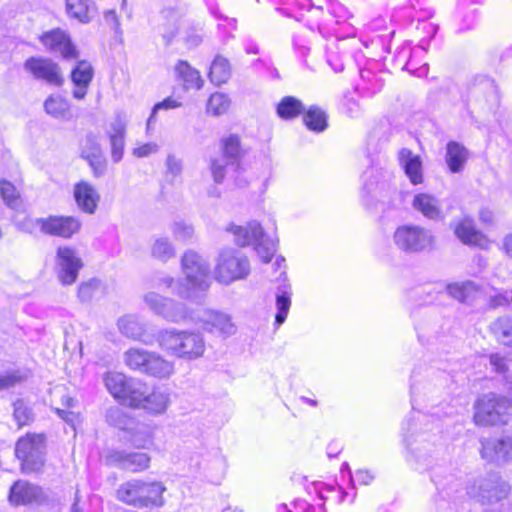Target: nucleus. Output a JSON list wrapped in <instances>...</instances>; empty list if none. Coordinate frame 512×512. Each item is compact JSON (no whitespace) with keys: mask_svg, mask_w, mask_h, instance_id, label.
<instances>
[{"mask_svg":"<svg viewBox=\"0 0 512 512\" xmlns=\"http://www.w3.org/2000/svg\"><path fill=\"white\" fill-rule=\"evenodd\" d=\"M408 417L402 424L403 441L406 447V460L415 467L422 469L430 463V459L442 444L441 426L434 423L430 429L429 415L418 413L417 421Z\"/></svg>","mask_w":512,"mask_h":512,"instance_id":"nucleus-1","label":"nucleus"},{"mask_svg":"<svg viewBox=\"0 0 512 512\" xmlns=\"http://www.w3.org/2000/svg\"><path fill=\"white\" fill-rule=\"evenodd\" d=\"M181 269L184 278L177 280L175 294L190 301L202 299L212 283L208 260L188 250L181 258Z\"/></svg>","mask_w":512,"mask_h":512,"instance_id":"nucleus-2","label":"nucleus"},{"mask_svg":"<svg viewBox=\"0 0 512 512\" xmlns=\"http://www.w3.org/2000/svg\"><path fill=\"white\" fill-rule=\"evenodd\" d=\"M160 348L178 358L194 360L205 351V340L200 333L168 328L157 334Z\"/></svg>","mask_w":512,"mask_h":512,"instance_id":"nucleus-3","label":"nucleus"},{"mask_svg":"<svg viewBox=\"0 0 512 512\" xmlns=\"http://www.w3.org/2000/svg\"><path fill=\"white\" fill-rule=\"evenodd\" d=\"M165 491L162 482L132 479L119 486L116 496L119 501L136 508H160L165 504Z\"/></svg>","mask_w":512,"mask_h":512,"instance_id":"nucleus-4","label":"nucleus"},{"mask_svg":"<svg viewBox=\"0 0 512 512\" xmlns=\"http://www.w3.org/2000/svg\"><path fill=\"white\" fill-rule=\"evenodd\" d=\"M225 231L233 236L234 242L241 247L253 246L261 260L268 263L277 250V240L266 234L257 221H250L246 225L230 223Z\"/></svg>","mask_w":512,"mask_h":512,"instance_id":"nucleus-5","label":"nucleus"},{"mask_svg":"<svg viewBox=\"0 0 512 512\" xmlns=\"http://www.w3.org/2000/svg\"><path fill=\"white\" fill-rule=\"evenodd\" d=\"M250 271V261L245 254L234 248H226L216 258L214 279L220 284L230 285L246 279Z\"/></svg>","mask_w":512,"mask_h":512,"instance_id":"nucleus-6","label":"nucleus"},{"mask_svg":"<svg viewBox=\"0 0 512 512\" xmlns=\"http://www.w3.org/2000/svg\"><path fill=\"white\" fill-rule=\"evenodd\" d=\"M393 243L406 254H418L434 248L435 236L430 229L421 225L403 224L395 229Z\"/></svg>","mask_w":512,"mask_h":512,"instance_id":"nucleus-7","label":"nucleus"},{"mask_svg":"<svg viewBox=\"0 0 512 512\" xmlns=\"http://www.w3.org/2000/svg\"><path fill=\"white\" fill-rule=\"evenodd\" d=\"M508 400L505 396L488 393L475 403L474 421L477 425H506L512 419Z\"/></svg>","mask_w":512,"mask_h":512,"instance_id":"nucleus-8","label":"nucleus"},{"mask_svg":"<svg viewBox=\"0 0 512 512\" xmlns=\"http://www.w3.org/2000/svg\"><path fill=\"white\" fill-rule=\"evenodd\" d=\"M185 323H192L208 333L217 334L223 338L230 337L237 331L229 314L204 307L189 308V317Z\"/></svg>","mask_w":512,"mask_h":512,"instance_id":"nucleus-9","label":"nucleus"},{"mask_svg":"<svg viewBox=\"0 0 512 512\" xmlns=\"http://www.w3.org/2000/svg\"><path fill=\"white\" fill-rule=\"evenodd\" d=\"M45 436L43 434H27L21 437L15 447V455L21 461L24 473L39 471L45 460Z\"/></svg>","mask_w":512,"mask_h":512,"instance_id":"nucleus-10","label":"nucleus"},{"mask_svg":"<svg viewBox=\"0 0 512 512\" xmlns=\"http://www.w3.org/2000/svg\"><path fill=\"white\" fill-rule=\"evenodd\" d=\"M142 299L149 311L168 322L184 323L189 317V307L185 303L155 291L146 292Z\"/></svg>","mask_w":512,"mask_h":512,"instance_id":"nucleus-11","label":"nucleus"},{"mask_svg":"<svg viewBox=\"0 0 512 512\" xmlns=\"http://www.w3.org/2000/svg\"><path fill=\"white\" fill-rule=\"evenodd\" d=\"M432 11L428 9H420L416 12L418 24L416 26L417 31L422 36L419 45L411 51V56L405 63V68L411 71H415L417 76H424L427 74V65L416 68L415 55L421 52H426L430 39H432L438 31V25L433 22L427 21L432 16Z\"/></svg>","mask_w":512,"mask_h":512,"instance_id":"nucleus-12","label":"nucleus"},{"mask_svg":"<svg viewBox=\"0 0 512 512\" xmlns=\"http://www.w3.org/2000/svg\"><path fill=\"white\" fill-rule=\"evenodd\" d=\"M39 40L51 54L60 55L65 60H72L78 57V50L72 42L69 33L61 28L44 32Z\"/></svg>","mask_w":512,"mask_h":512,"instance_id":"nucleus-13","label":"nucleus"},{"mask_svg":"<svg viewBox=\"0 0 512 512\" xmlns=\"http://www.w3.org/2000/svg\"><path fill=\"white\" fill-rule=\"evenodd\" d=\"M24 68L35 79L43 80L48 84L60 86L63 83L59 65L49 58L30 57L25 61Z\"/></svg>","mask_w":512,"mask_h":512,"instance_id":"nucleus-14","label":"nucleus"},{"mask_svg":"<svg viewBox=\"0 0 512 512\" xmlns=\"http://www.w3.org/2000/svg\"><path fill=\"white\" fill-rule=\"evenodd\" d=\"M36 224L48 235L70 238L81 228V222L74 216H50L39 218Z\"/></svg>","mask_w":512,"mask_h":512,"instance_id":"nucleus-15","label":"nucleus"},{"mask_svg":"<svg viewBox=\"0 0 512 512\" xmlns=\"http://www.w3.org/2000/svg\"><path fill=\"white\" fill-rule=\"evenodd\" d=\"M58 277L62 284L71 285L78 277L83 266L82 260L76 250L71 247H59L57 250Z\"/></svg>","mask_w":512,"mask_h":512,"instance_id":"nucleus-16","label":"nucleus"},{"mask_svg":"<svg viewBox=\"0 0 512 512\" xmlns=\"http://www.w3.org/2000/svg\"><path fill=\"white\" fill-rule=\"evenodd\" d=\"M448 295L465 305H475L486 296L485 288L471 280L449 283L445 287Z\"/></svg>","mask_w":512,"mask_h":512,"instance_id":"nucleus-17","label":"nucleus"},{"mask_svg":"<svg viewBox=\"0 0 512 512\" xmlns=\"http://www.w3.org/2000/svg\"><path fill=\"white\" fill-rule=\"evenodd\" d=\"M481 456L488 462H512V434L501 439H482Z\"/></svg>","mask_w":512,"mask_h":512,"instance_id":"nucleus-18","label":"nucleus"},{"mask_svg":"<svg viewBox=\"0 0 512 512\" xmlns=\"http://www.w3.org/2000/svg\"><path fill=\"white\" fill-rule=\"evenodd\" d=\"M106 461L118 468L138 472L148 468L150 457L143 452L127 453L122 450H110L106 455Z\"/></svg>","mask_w":512,"mask_h":512,"instance_id":"nucleus-19","label":"nucleus"},{"mask_svg":"<svg viewBox=\"0 0 512 512\" xmlns=\"http://www.w3.org/2000/svg\"><path fill=\"white\" fill-rule=\"evenodd\" d=\"M47 500L48 496L42 488L23 480L16 481L10 488L9 501L14 505L43 504Z\"/></svg>","mask_w":512,"mask_h":512,"instance_id":"nucleus-20","label":"nucleus"},{"mask_svg":"<svg viewBox=\"0 0 512 512\" xmlns=\"http://www.w3.org/2000/svg\"><path fill=\"white\" fill-rule=\"evenodd\" d=\"M76 401L72 398L66 388L55 387L51 392V405L56 414L66 423L74 426L78 420V414L73 411Z\"/></svg>","mask_w":512,"mask_h":512,"instance_id":"nucleus-21","label":"nucleus"},{"mask_svg":"<svg viewBox=\"0 0 512 512\" xmlns=\"http://www.w3.org/2000/svg\"><path fill=\"white\" fill-rule=\"evenodd\" d=\"M390 172L383 168L370 167L363 174L364 191L373 197L381 196L382 191L396 194V189L390 187Z\"/></svg>","mask_w":512,"mask_h":512,"instance_id":"nucleus-22","label":"nucleus"},{"mask_svg":"<svg viewBox=\"0 0 512 512\" xmlns=\"http://www.w3.org/2000/svg\"><path fill=\"white\" fill-rule=\"evenodd\" d=\"M451 228L464 245L483 247L486 242L483 234L475 228L474 220L470 216L454 220L451 223Z\"/></svg>","mask_w":512,"mask_h":512,"instance_id":"nucleus-23","label":"nucleus"},{"mask_svg":"<svg viewBox=\"0 0 512 512\" xmlns=\"http://www.w3.org/2000/svg\"><path fill=\"white\" fill-rule=\"evenodd\" d=\"M509 492L510 486L498 475L492 474L479 484L478 497L482 503L493 504L506 498Z\"/></svg>","mask_w":512,"mask_h":512,"instance_id":"nucleus-24","label":"nucleus"},{"mask_svg":"<svg viewBox=\"0 0 512 512\" xmlns=\"http://www.w3.org/2000/svg\"><path fill=\"white\" fill-rule=\"evenodd\" d=\"M127 121L121 114H117L110 122L107 131L110 146L112 161L118 163L122 160L125 147Z\"/></svg>","mask_w":512,"mask_h":512,"instance_id":"nucleus-25","label":"nucleus"},{"mask_svg":"<svg viewBox=\"0 0 512 512\" xmlns=\"http://www.w3.org/2000/svg\"><path fill=\"white\" fill-rule=\"evenodd\" d=\"M412 207L428 220L442 221L445 218L441 201L434 195L420 192L414 195Z\"/></svg>","mask_w":512,"mask_h":512,"instance_id":"nucleus-26","label":"nucleus"},{"mask_svg":"<svg viewBox=\"0 0 512 512\" xmlns=\"http://www.w3.org/2000/svg\"><path fill=\"white\" fill-rule=\"evenodd\" d=\"M398 161L412 185L423 183V166L419 155L414 154L410 149L402 148L398 153Z\"/></svg>","mask_w":512,"mask_h":512,"instance_id":"nucleus-27","label":"nucleus"},{"mask_svg":"<svg viewBox=\"0 0 512 512\" xmlns=\"http://www.w3.org/2000/svg\"><path fill=\"white\" fill-rule=\"evenodd\" d=\"M74 197L83 212L93 214L96 211L100 196L90 183L86 181L77 183L74 187Z\"/></svg>","mask_w":512,"mask_h":512,"instance_id":"nucleus-28","label":"nucleus"},{"mask_svg":"<svg viewBox=\"0 0 512 512\" xmlns=\"http://www.w3.org/2000/svg\"><path fill=\"white\" fill-rule=\"evenodd\" d=\"M321 503L318 504L319 512H325V502L340 504L346 501L349 493L344 491L338 485L327 484L325 482H316L312 486Z\"/></svg>","mask_w":512,"mask_h":512,"instance_id":"nucleus-29","label":"nucleus"},{"mask_svg":"<svg viewBox=\"0 0 512 512\" xmlns=\"http://www.w3.org/2000/svg\"><path fill=\"white\" fill-rule=\"evenodd\" d=\"M93 77V69L89 62L79 61L71 72V79L75 86L73 96L76 99H83L87 94L88 86Z\"/></svg>","mask_w":512,"mask_h":512,"instance_id":"nucleus-30","label":"nucleus"},{"mask_svg":"<svg viewBox=\"0 0 512 512\" xmlns=\"http://www.w3.org/2000/svg\"><path fill=\"white\" fill-rule=\"evenodd\" d=\"M170 404V395L166 389L148 390L140 409L152 415L163 414Z\"/></svg>","mask_w":512,"mask_h":512,"instance_id":"nucleus-31","label":"nucleus"},{"mask_svg":"<svg viewBox=\"0 0 512 512\" xmlns=\"http://www.w3.org/2000/svg\"><path fill=\"white\" fill-rule=\"evenodd\" d=\"M292 289L291 285L284 279L277 287L275 325L281 326L287 319L291 307Z\"/></svg>","mask_w":512,"mask_h":512,"instance_id":"nucleus-32","label":"nucleus"},{"mask_svg":"<svg viewBox=\"0 0 512 512\" xmlns=\"http://www.w3.org/2000/svg\"><path fill=\"white\" fill-rule=\"evenodd\" d=\"M175 76L180 81L184 89H200L203 80L198 70L193 68L187 61L179 60L174 67Z\"/></svg>","mask_w":512,"mask_h":512,"instance_id":"nucleus-33","label":"nucleus"},{"mask_svg":"<svg viewBox=\"0 0 512 512\" xmlns=\"http://www.w3.org/2000/svg\"><path fill=\"white\" fill-rule=\"evenodd\" d=\"M118 329L122 335L133 340H140L146 344L149 342L143 339L145 335V324L135 315H124L118 319Z\"/></svg>","mask_w":512,"mask_h":512,"instance_id":"nucleus-34","label":"nucleus"},{"mask_svg":"<svg viewBox=\"0 0 512 512\" xmlns=\"http://www.w3.org/2000/svg\"><path fill=\"white\" fill-rule=\"evenodd\" d=\"M469 156L468 150L456 141H450L446 146L445 160L451 173L463 170Z\"/></svg>","mask_w":512,"mask_h":512,"instance_id":"nucleus-35","label":"nucleus"},{"mask_svg":"<svg viewBox=\"0 0 512 512\" xmlns=\"http://www.w3.org/2000/svg\"><path fill=\"white\" fill-rule=\"evenodd\" d=\"M44 110L48 115L58 120L69 121L72 119L69 102L58 94H52L45 100Z\"/></svg>","mask_w":512,"mask_h":512,"instance_id":"nucleus-36","label":"nucleus"},{"mask_svg":"<svg viewBox=\"0 0 512 512\" xmlns=\"http://www.w3.org/2000/svg\"><path fill=\"white\" fill-rule=\"evenodd\" d=\"M106 293V284L99 279L92 278L79 285L77 296L80 302L89 303L104 297Z\"/></svg>","mask_w":512,"mask_h":512,"instance_id":"nucleus-37","label":"nucleus"},{"mask_svg":"<svg viewBox=\"0 0 512 512\" xmlns=\"http://www.w3.org/2000/svg\"><path fill=\"white\" fill-rule=\"evenodd\" d=\"M327 119L328 117L326 112L316 105H312L305 109L303 114L305 126L316 133H321L326 130L328 127Z\"/></svg>","mask_w":512,"mask_h":512,"instance_id":"nucleus-38","label":"nucleus"},{"mask_svg":"<svg viewBox=\"0 0 512 512\" xmlns=\"http://www.w3.org/2000/svg\"><path fill=\"white\" fill-rule=\"evenodd\" d=\"M127 387L128 388L121 402L128 404L131 407L140 409L149 390V387L140 380L132 378H130V383Z\"/></svg>","mask_w":512,"mask_h":512,"instance_id":"nucleus-39","label":"nucleus"},{"mask_svg":"<svg viewBox=\"0 0 512 512\" xmlns=\"http://www.w3.org/2000/svg\"><path fill=\"white\" fill-rule=\"evenodd\" d=\"M150 254L152 258L162 263H166L175 257L176 250L168 237L158 236L155 237L152 241Z\"/></svg>","mask_w":512,"mask_h":512,"instance_id":"nucleus-40","label":"nucleus"},{"mask_svg":"<svg viewBox=\"0 0 512 512\" xmlns=\"http://www.w3.org/2000/svg\"><path fill=\"white\" fill-rule=\"evenodd\" d=\"M104 383L109 393L115 399L121 401L128 388L127 386L130 383V379H128L123 373L108 372L104 376Z\"/></svg>","mask_w":512,"mask_h":512,"instance_id":"nucleus-41","label":"nucleus"},{"mask_svg":"<svg viewBox=\"0 0 512 512\" xmlns=\"http://www.w3.org/2000/svg\"><path fill=\"white\" fill-rule=\"evenodd\" d=\"M66 11L70 18L83 24L89 23L93 18V9L88 0H67Z\"/></svg>","mask_w":512,"mask_h":512,"instance_id":"nucleus-42","label":"nucleus"},{"mask_svg":"<svg viewBox=\"0 0 512 512\" xmlns=\"http://www.w3.org/2000/svg\"><path fill=\"white\" fill-rule=\"evenodd\" d=\"M304 111L305 106L303 103L293 96L283 97L277 105L278 116L285 120L293 119L302 113L304 114Z\"/></svg>","mask_w":512,"mask_h":512,"instance_id":"nucleus-43","label":"nucleus"},{"mask_svg":"<svg viewBox=\"0 0 512 512\" xmlns=\"http://www.w3.org/2000/svg\"><path fill=\"white\" fill-rule=\"evenodd\" d=\"M222 148L227 165H231L234 170L239 168L241 156L240 139L236 135H230L222 140Z\"/></svg>","mask_w":512,"mask_h":512,"instance_id":"nucleus-44","label":"nucleus"},{"mask_svg":"<svg viewBox=\"0 0 512 512\" xmlns=\"http://www.w3.org/2000/svg\"><path fill=\"white\" fill-rule=\"evenodd\" d=\"M151 353L143 349L131 348L124 353V362L130 369L145 373Z\"/></svg>","mask_w":512,"mask_h":512,"instance_id":"nucleus-45","label":"nucleus"},{"mask_svg":"<svg viewBox=\"0 0 512 512\" xmlns=\"http://www.w3.org/2000/svg\"><path fill=\"white\" fill-rule=\"evenodd\" d=\"M173 370L174 366L172 362H169L158 354L152 352L150 361L145 369V374L158 378H166L173 373Z\"/></svg>","mask_w":512,"mask_h":512,"instance_id":"nucleus-46","label":"nucleus"},{"mask_svg":"<svg viewBox=\"0 0 512 512\" xmlns=\"http://www.w3.org/2000/svg\"><path fill=\"white\" fill-rule=\"evenodd\" d=\"M230 76L231 69L228 60L222 56L215 57L209 71L211 82L215 85H221L226 83Z\"/></svg>","mask_w":512,"mask_h":512,"instance_id":"nucleus-47","label":"nucleus"},{"mask_svg":"<svg viewBox=\"0 0 512 512\" xmlns=\"http://www.w3.org/2000/svg\"><path fill=\"white\" fill-rule=\"evenodd\" d=\"M361 83L359 89L366 96H373L380 92L384 86V80L369 69L361 70Z\"/></svg>","mask_w":512,"mask_h":512,"instance_id":"nucleus-48","label":"nucleus"},{"mask_svg":"<svg viewBox=\"0 0 512 512\" xmlns=\"http://www.w3.org/2000/svg\"><path fill=\"white\" fill-rule=\"evenodd\" d=\"M490 328L500 343L512 347V319L510 317L498 318L491 324Z\"/></svg>","mask_w":512,"mask_h":512,"instance_id":"nucleus-49","label":"nucleus"},{"mask_svg":"<svg viewBox=\"0 0 512 512\" xmlns=\"http://www.w3.org/2000/svg\"><path fill=\"white\" fill-rule=\"evenodd\" d=\"M131 425L126 428L129 434L128 440L131 444L136 448H149L153 443L151 432L143 425Z\"/></svg>","mask_w":512,"mask_h":512,"instance_id":"nucleus-50","label":"nucleus"},{"mask_svg":"<svg viewBox=\"0 0 512 512\" xmlns=\"http://www.w3.org/2000/svg\"><path fill=\"white\" fill-rule=\"evenodd\" d=\"M0 196L5 204L12 209H19L22 205L20 193L17 188L7 180L0 181Z\"/></svg>","mask_w":512,"mask_h":512,"instance_id":"nucleus-51","label":"nucleus"},{"mask_svg":"<svg viewBox=\"0 0 512 512\" xmlns=\"http://www.w3.org/2000/svg\"><path fill=\"white\" fill-rule=\"evenodd\" d=\"M230 104L231 101L228 95L219 92L213 93L207 102V113L220 116L228 111Z\"/></svg>","mask_w":512,"mask_h":512,"instance_id":"nucleus-52","label":"nucleus"},{"mask_svg":"<svg viewBox=\"0 0 512 512\" xmlns=\"http://www.w3.org/2000/svg\"><path fill=\"white\" fill-rule=\"evenodd\" d=\"M171 233L176 241L188 242L194 236L193 225L183 219H175L170 225Z\"/></svg>","mask_w":512,"mask_h":512,"instance_id":"nucleus-53","label":"nucleus"},{"mask_svg":"<svg viewBox=\"0 0 512 512\" xmlns=\"http://www.w3.org/2000/svg\"><path fill=\"white\" fill-rule=\"evenodd\" d=\"M29 371L26 369H14L0 375V391L6 390L26 381Z\"/></svg>","mask_w":512,"mask_h":512,"instance_id":"nucleus-54","label":"nucleus"},{"mask_svg":"<svg viewBox=\"0 0 512 512\" xmlns=\"http://www.w3.org/2000/svg\"><path fill=\"white\" fill-rule=\"evenodd\" d=\"M165 178L168 182L173 183L179 178L183 171L182 159L175 154L169 153L165 160Z\"/></svg>","mask_w":512,"mask_h":512,"instance_id":"nucleus-55","label":"nucleus"},{"mask_svg":"<svg viewBox=\"0 0 512 512\" xmlns=\"http://www.w3.org/2000/svg\"><path fill=\"white\" fill-rule=\"evenodd\" d=\"M106 418L111 425L122 430H126L130 424H134L133 421L128 419L123 411L118 407L110 408L107 411Z\"/></svg>","mask_w":512,"mask_h":512,"instance_id":"nucleus-56","label":"nucleus"},{"mask_svg":"<svg viewBox=\"0 0 512 512\" xmlns=\"http://www.w3.org/2000/svg\"><path fill=\"white\" fill-rule=\"evenodd\" d=\"M14 406V419L19 427L28 424L32 420V412L29 407L24 403L23 400H17L13 404Z\"/></svg>","mask_w":512,"mask_h":512,"instance_id":"nucleus-57","label":"nucleus"},{"mask_svg":"<svg viewBox=\"0 0 512 512\" xmlns=\"http://www.w3.org/2000/svg\"><path fill=\"white\" fill-rule=\"evenodd\" d=\"M180 106H181V103L172 97H168V98L164 99L163 101L155 104L152 109L151 115L149 116V118L147 120V131H149L152 128V125L155 122L156 114L159 110H169V109H174V108H177Z\"/></svg>","mask_w":512,"mask_h":512,"instance_id":"nucleus-58","label":"nucleus"},{"mask_svg":"<svg viewBox=\"0 0 512 512\" xmlns=\"http://www.w3.org/2000/svg\"><path fill=\"white\" fill-rule=\"evenodd\" d=\"M160 146L156 142H137L132 149V155L136 158H146L157 154Z\"/></svg>","mask_w":512,"mask_h":512,"instance_id":"nucleus-59","label":"nucleus"},{"mask_svg":"<svg viewBox=\"0 0 512 512\" xmlns=\"http://www.w3.org/2000/svg\"><path fill=\"white\" fill-rule=\"evenodd\" d=\"M95 151H97V149ZM86 160L88 161L95 177L98 178L105 174L107 162L102 153L94 152V154H89L88 159Z\"/></svg>","mask_w":512,"mask_h":512,"instance_id":"nucleus-60","label":"nucleus"},{"mask_svg":"<svg viewBox=\"0 0 512 512\" xmlns=\"http://www.w3.org/2000/svg\"><path fill=\"white\" fill-rule=\"evenodd\" d=\"M489 362L492 366L493 370L500 375L509 376L511 373H508V361L507 359L499 353H493L489 356Z\"/></svg>","mask_w":512,"mask_h":512,"instance_id":"nucleus-61","label":"nucleus"},{"mask_svg":"<svg viewBox=\"0 0 512 512\" xmlns=\"http://www.w3.org/2000/svg\"><path fill=\"white\" fill-rule=\"evenodd\" d=\"M341 109L351 118L358 117L361 112L359 103L349 95H345L341 101Z\"/></svg>","mask_w":512,"mask_h":512,"instance_id":"nucleus-62","label":"nucleus"},{"mask_svg":"<svg viewBox=\"0 0 512 512\" xmlns=\"http://www.w3.org/2000/svg\"><path fill=\"white\" fill-rule=\"evenodd\" d=\"M96 149L98 153H102L101 147L96 137L92 134L87 135L82 145V157L88 159L89 154H94V152H96Z\"/></svg>","mask_w":512,"mask_h":512,"instance_id":"nucleus-63","label":"nucleus"},{"mask_svg":"<svg viewBox=\"0 0 512 512\" xmlns=\"http://www.w3.org/2000/svg\"><path fill=\"white\" fill-rule=\"evenodd\" d=\"M232 168L231 165H227V161L224 160H213L211 164V171L214 181L216 183H221L226 174V169Z\"/></svg>","mask_w":512,"mask_h":512,"instance_id":"nucleus-64","label":"nucleus"}]
</instances>
